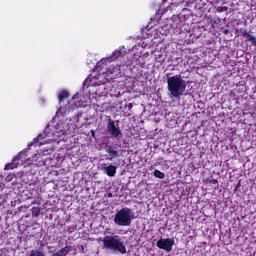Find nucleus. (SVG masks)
<instances>
[{
  "instance_id": "nucleus-1",
  "label": "nucleus",
  "mask_w": 256,
  "mask_h": 256,
  "mask_svg": "<svg viewBox=\"0 0 256 256\" xmlns=\"http://www.w3.org/2000/svg\"><path fill=\"white\" fill-rule=\"evenodd\" d=\"M103 249L106 251H113L114 253H121L125 255L127 253V247L123 243L121 236L119 235H107L102 240Z\"/></svg>"
},
{
  "instance_id": "nucleus-2",
  "label": "nucleus",
  "mask_w": 256,
  "mask_h": 256,
  "mask_svg": "<svg viewBox=\"0 0 256 256\" xmlns=\"http://www.w3.org/2000/svg\"><path fill=\"white\" fill-rule=\"evenodd\" d=\"M168 91L172 97H181L187 89V82L181 77V75H174L167 78Z\"/></svg>"
},
{
  "instance_id": "nucleus-3",
  "label": "nucleus",
  "mask_w": 256,
  "mask_h": 256,
  "mask_svg": "<svg viewBox=\"0 0 256 256\" xmlns=\"http://www.w3.org/2000/svg\"><path fill=\"white\" fill-rule=\"evenodd\" d=\"M133 215V210H131V208H121L114 216V223L120 227H129L134 219Z\"/></svg>"
},
{
  "instance_id": "nucleus-4",
  "label": "nucleus",
  "mask_w": 256,
  "mask_h": 256,
  "mask_svg": "<svg viewBox=\"0 0 256 256\" xmlns=\"http://www.w3.org/2000/svg\"><path fill=\"white\" fill-rule=\"evenodd\" d=\"M107 126L106 131L107 133L113 137V139H120L123 137V132H121V128L117 127L114 120L111 119V116H107Z\"/></svg>"
},
{
  "instance_id": "nucleus-5",
  "label": "nucleus",
  "mask_w": 256,
  "mask_h": 256,
  "mask_svg": "<svg viewBox=\"0 0 256 256\" xmlns=\"http://www.w3.org/2000/svg\"><path fill=\"white\" fill-rule=\"evenodd\" d=\"M156 245L158 249H163V251L171 253V251H173V246L175 245V240L173 238H162L157 241Z\"/></svg>"
},
{
  "instance_id": "nucleus-6",
  "label": "nucleus",
  "mask_w": 256,
  "mask_h": 256,
  "mask_svg": "<svg viewBox=\"0 0 256 256\" xmlns=\"http://www.w3.org/2000/svg\"><path fill=\"white\" fill-rule=\"evenodd\" d=\"M27 157V152L26 151H22L20 153H18V155H16L14 157V159H12L11 163L7 164L5 166V171H11L12 169H17L18 165H19V159H25Z\"/></svg>"
},
{
  "instance_id": "nucleus-7",
  "label": "nucleus",
  "mask_w": 256,
  "mask_h": 256,
  "mask_svg": "<svg viewBox=\"0 0 256 256\" xmlns=\"http://www.w3.org/2000/svg\"><path fill=\"white\" fill-rule=\"evenodd\" d=\"M106 153H108V159L110 161H113V159H119L121 155L119 154V150H117V147L106 145Z\"/></svg>"
},
{
  "instance_id": "nucleus-8",
  "label": "nucleus",
  "mask_w": 256,
  "mask_h": 256,
  "mask_svg": "<svg viewBox=\"0 0 256 256\" xmlns=\"http://www.w3.org/2000/svg\"><path fill=\"white\" fill-rule=\"evenodd\" d=\"M240 35L241 37L248 38V41L251 42L254 47H256V38L255 36L251 35L249 32H247V29H240Z\"/></svg>"
},
{
  "instance_id": "nucleus-9",
  "label": "nucleus",
  "mask_w": 256,
  "mask_h": 256,
  "mask_svg": "<svg viewBox=\"0 0 256 256\" xmlns=\"http://www.w3.org/2000/svg\"><path fill=\"white\" fill-rule=\"evenodd\" d=\"M107 63H109V59L107 58H103L102 60L98 61L96 64V71H98L99 73H101V71H103V69H107Z\"/></svg>"
},
{
  "instance_id": "nucleus-10",
  "label": "nucleus",
  "mask_w": 256,
  "mask_h": 256,
  "mask_svg": "<svg viewBox=\"0 0 256 256\" xmlns=\"http://www.w3.org/2000/svg\"><path fill=\"white\" fill-rule=\"evenodd\" d=\"M105 173L108 177H115L117 174V166L110 164L109 166L105 167Z\"/></svg>"
},
{
  "instance_id": "nucleus-11",
  "label": "nucleus",
  "mask_w": 256,
  "mask_h": 256,
  "mask_svg": "<svg viewBox=\"0 0 256 256\" xmlns=\"http://www.w3.org/2000/svg\"><path fill=\"white\" fill-rule=\"evenodd\" d=\"M69 251H71V246H65L64 248H61L57 252H54L52 256H67L69 255Z\"/></svg>"
},
{
  "instance_id": "nucleus-12",
  "label": "nucleus",
  "mask_w": 256,
  "mask_h": 256,
  "mask_svg": "<svg viewBox=\"0 0 256 256\" xmlns=\"http://www.w3.org/2000/svg\"><path fill=\"white\" fill-rule=\"evenodd\" d=\"M69 97V92L67 90L62 91L59 95H58V99L60 101V103H63L64 99H67Z\"/></svg>"
},
{
  "instance_id": "nucleus-13",
  "label": "nucleus",
  "mask_w": 256,
  "mask_h": 256,
  "mask_svg": "<svg viewBox=\"0 0 256 256\" xmlns=\"http://www.w3.org/2000/svg\"><path fill=\"white\" fill-rule=\"evenodd\" d=\"M153 175L154 177H156V179H165V173L161 172L158 169L154 170Z\"/></svg>"
},
{
  "instance_id": "nucleus-14",
  "label": "nucleus",
  "mask_w": 256,
  "mask_h": 256,
  "mask_svg": "<svg viewBox=\"0 0 256 256\" xmlns=\"http://www.w3.org/2000/svg\"><path fill=\"white\" fill-rule=\"evenodd\" d=\"M121 55H123V52H121V50H115L113 53H112V56H111V60H115V59H119V57H121Z\"/></svg>"
},
{
  "instance_id": "nucleus-15",
  "label": "nucleus",
  "mask_w": 256,
  "mask_h": 256,
  "mask_svg": "<svg viewBox=\"0 0 256 256\" xmlns=\"http://www.w3.org/2000/svg\"><path fill=\"white\" fill-rule=\"evenodd\" d=\"M32 217H39L41 215V208L39 207H32Z\"/></svg>"
},
{
  "instance_id": "nucleus-16",
  "label": "nucleus",
  "mask_w": 256,
  "mask_h": 256,
  "mask_svg": "<svg viewBox=\"0 0 256 256\" xmlns=\"http://www.w3.org/2000/svg\"><path fill=\"white\" fill-rule=\"evenodd\" d=\"M81 117H83V113H78V114L73 116V121L75 123H79V119H81Z\"/></svg>"
},
{
  "instance_id": "nucleus-17",
  "label": "nucleus",
  "mask_w": 256,
  "mask_h": 256,
  "mask_svg": "<svg viewBox=\"0 0 256 256\" xmlns=\"http://www.w3.org/2000/svg\"><path fill=\"white\" fill-rule=\"evenodd\" d=\"M43 139V134H39L36 138H34L33 143H38Z\"/></svg>"
},
{
  "instance_id": "nucleus-18",
  "label": "nucleus",
  "mask_w": 256,
  "mask_h": 256,
  "mask_svg": "<svg viewBox=\"0 0 256 256\" xmlns=\"http://www.w3.org/2000/svg\"><path fill=\"white\" fill-rule=\"evenodd\" d=\"M218 13H223V11H227V7H218L217 9Z\"/></svg>"
},
{
  "instance_id": "nucleus-19",
  "label": "nucleus",
  "mask_w": 256,
  "mask_h": 256,
  "mask_svg": "<svg viewBox=\"0 0 256 256\" xmlns=\"http://www.w3.org/2000/svg\"><path fill=\"white\" fill-rule=\"evenodd\" d=\"M209 183H210L211 185H217V184L219 183V181H217V179H211V180L209 181Z\"/></svg>"
},
{
  "instance_id": "nucleus-20",
  "label": "nucleus",
  "mask_w": 256,
  "mask_h": 256,
  "mask_svg": "<svg viewBox=\"0 0 256 256\" xmlns=\"http://www.w3.org/2000/svg\"><path fill=\"white\" fill-rule=\"evenodd\" d=\"M107 197L111 199V197H113V193H111V192L108 193V194H107Z\"/></svg>"
},
{
  "instance_id": "nucleus-21",
  "label": "nucleus",
  "mask_w": 256,
  "mask_h": 256,
  "mask_svg": "<svg viewBox=\"0 0 256 256\" xmlns=\"http://www.w3.org/2000/svg\"><path fill=\"white\" fill-rule=\"evenodd\" d=\"M91 133H92V136H93V137H95V132H94V131H92Z\"/></svg>"
},
{
  "instance_id": "nucleus-22",
  "label": "nucleus",
  "mask_w": 256,
  "mask_h": 256,
  "mask_svg": "<svg viewBox=\"0 0 256 256\" xmlns=\"http://www.w3.org/2000/svg\"><path fill=\"white\" fill-rule=\"evenodd\" d=\"M162 3H167V0H162Z\"/></svg>"
},
{
  "instance_id": "nucleus-23",
  "label": "nucleus",
  "mask_w": 256,
  "mask_h": 256,
  "mask_svg": "<svg viewBox=\"0 0 256 256\" xmlns=\"http://www.w3.org/2000/svg\"><path fill=\"white\" fill-rule=\"evenodd\" d=\"M33 145V143H31L30 145H29V147H31Z\"/></svg>"
}]
</instances>
